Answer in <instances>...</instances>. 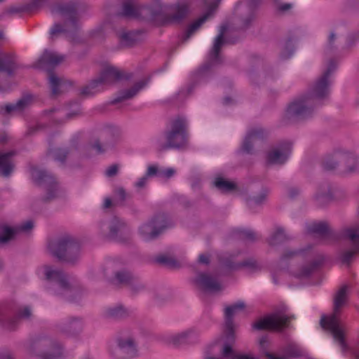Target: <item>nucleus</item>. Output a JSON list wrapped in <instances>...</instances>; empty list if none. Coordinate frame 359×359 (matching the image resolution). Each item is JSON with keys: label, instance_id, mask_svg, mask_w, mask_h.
<instances>
[{"label": "nucleus", "instance_id": "1", "mask_svg": "<svg viewBox=\"0 0 359 359\" xmlns=\"http://www.w3.org/2000/svg\"><path fill=\"white\" fill-rule=\"evenodd\" d=\"M337 69L333 59L329 60L326 69L322 75L316 79L309 88L306 94L292 102L287 107V113L290 117L297 119H305L312 116L315 108L320 106L328 100L332 80L331 75Z\"/></svg>", "mask_w": 359, "mask_h": 359}, {"label": "nucleus", "instance_id": "2", "mask_svg": "<svg viewBox=\"0 0 359 359\" xmlns=\"http://www.w3.org/2000/svg\"><path fill=\"white\" fill-rule=\"evenodd\" d=\"M86 4L83 0H68L58 5L57 11L62 17L64 23H55L50 29V39L55 40L64 34L72 42L79 41L81 14L85 12Z\"/></svg>", "mask_w": 359, "mask_h": 359}, {"label": "nucleus", "instance_id": "3", "mask_svg": "<svg viewBox=\"0 0 359 359\" xmlns=\"http://www.w3.org/2000/svg\"><path fill=\"white\" fill-rule=\"evenodd\" d=\"M348 287L342 286L334 297L333 313L329 316H323L320 319L322 327L331 333L334 342L338 344L343 352L347 348L345 341L346 329L339 318V313L341 307L346 301Z\"/></svg>", "mask_w": 359, "mask_h": 359}, {"label": "nucleus", "instance_id": "4", "mask_svg": "<svg viewBox=\"0 0 359 359\" xmlns=\"http://www.w3.org/2000/svg\"><path fill=\"white\" fill-rule=\"evenodd\" d=\"M143 10L147 11L151 19L161 20L163 24L170 22H178L185 18L188 12V8L186 5H177L176 6V13L173 15H165L160 8H152L150 7H140L137 6L132 0H125L122 4L121 11L118 15L126 18H138Z\"/></svg>", "mask_w": 359, "mask_h": 359}, {"label": "nucleus", "instance_id": "5", "mask_svg": "<svg viewBox=\"0 0 359 359\" xmlns=\"http://www.w3.org/2000/svg\"><path fill=\"white\" fill-rule=\"evenodd\" d=\"M189 122L182 116L172 118L165 130L166 142L161 146L159 150L165 151L169 149H181L185 147L189 141Z\"/></svg>", "mask_w": 359, "mask_h": 359}, {"label": "nucleus", "instance_id": "6", "mask_svg": "<svg viewBox=\"0 0 359 359\" xmlns=\"http://www.w3.org/2000/svg\"><path fill=\"white\" fill-rule=\"evenodd\" d=\"M43 273L49 282V289L53 294L72 300L75 290L62 271L52 266H46L43 269Z\"/></svg>", "mask_w": 359, "mask_h": 359}, {"label": "nucleus", "instance_id": "7", "mask_svg": "<svg viewBox=\"0 0 359 359\" xmlns=\"http://www.w3.org/2000/svg\"><path fill=\"white\" fill-rule=\"evenodd\" d=\"M226 29V26L220 27L219 33L215 39L212 48L210 52L209 61L196 72L195 79L197 83L207 81L212 74V67L221 63L219 52L221 47L224 43V35Z\"/></svg>", "mask_w": 359, "mask_h": 359}, {"label": "nucleus", "instance_id": "8", "mask_svg": "<svg viewBox=\"0 0 359 359\" xmlns=\"http://www.w3.org/2000/svg\"><path fill=\"white\" fill-rule=\"evenodd\" d=\"M49 252L59 259H65L73 262L74 255L77 256L79 243L69 236H65L57 240L51 241L48 245Z\"/></svg>", "mask_w": 359, "mask_h": 359}, {"label": "nucleus", "instance_id": "9", "mask_svg": "<svg viewBox=\"0 0 359 359\" xmlns=\"http://www.w3.org/2000/svg\"><path fill=\"white\" fill-rule=\"evenodd\" d=\"M116 345L111 350V354L116 359H128L138 353L137 344L130 334H121L116 340Z\"/></svg>", "mask_w": 359, "mask_h": 359}, {"label": "nucleus", "instance_id": "10", "mask_svg": "<svg viewBox=\"0 0 359 359\" xmlns=\"http://www.w3.org/2000/svg\"><path fill=\"white\" fill-rule=\"evenodd\" d=\"M341 235L348 241L349 247L342 251L340 258L342 262L348 263L359 252V225L344 228Z\"/></svg>", "mask_w": 359, "mask_h": 359}, {"label": "nucleus", "instance_id": "11", "mask_svg": "<svg viewBox=\"0 0 359 359\" xmlns=\"http://www.w3.org/2000/svg\"><path fill=\"white\" fill-rule=\"evenodd\" d=\"M167 227L164 216H157L149 222L142 224L139 228V234L142 240L149 241L156 238Z\"/></svg>", "mask_w": 359, "mask_h": 359}, {"label": "nucleus", "instance_id": "12", "mask_svg": "<svg viewBox=\"0 0 359 359\" xmlns=\"http://www.w3.org/2000/svg\"><path fill=\"white\" fill-rule=\"evenodd\" d=\"M29 173L32 178L36 183L47 184L46 200H51L57 196V185L51 175L36 166L30 167Z\"/></svg>", "mask_w": 359, "mask_h": 359}, {"label": "nucleus", "instance_id": "13", "mask_svg": "<svg viewBox=\"0 0 359 359\" xmlns=\"http://www.w3.org/2000/svg\"><path fill=\"white\" fill-rule=\"evenodd\" d=\"M267 135V131L261 127H255L250 129L238 150L239 154L242 155H253L255 142L257 141L263 140L266 137Z\"/></svg>", "mask_w": 359, "mask_h": 359}, {"label": "nucleus", "instance_id": "14", "mask_svg": "<svg viewBox=\"0 0 359 359\" xmlns=\"http://www.w3.org/2000/svg\"><path fill=\"white\" fill-rule=\"evenodd\" d=\"M60 346L49 339H40L33 347L32 352L39 359H53L60 355Z\"/></svg>", "mask_w": 359, "mask_h": 359}, {"label": "nucleus", "instance_id": "15", "mask_svg": "<svg viewBox=\"0 0 359 359\" xmlns=\"http://www.w3.org/2000/svg\"><path fill=\"white\" fill-rule=\"evenodd\" d=\"M287 320L288 318L286 316L276 313L257 321L253 324V328L278 330L285 325Z\"/></svg>", "mask_w": 359, "mask_h": 359}, {"label": "nucleus", "instance_id": "16", "mask_svg": "<svg viewBox=\"0 0 359 359\" xmlns=\"http://www.w3.org/2000/svg\"><path fill=\"white\" fill-rule=\"evenodd\" d=\"M220 1L221 0H214L212 1L209 5L206 12L189 26L182 38V41L183 43L189 40V38L201 27V25L214 15L220 3Z\"/></svg>", "mask_w": 359, "mask_h": 359}, {"label": "nucleus", "instance_id": "17", "mask_svg": "<svg viewBox=\"0 0 359 359\" xmlns=\"http://www.w3.org/2000/svg\"><path fill=\"white\" fill-rule=\"evenodd\" d=\"M32 100L31 95H25L15 102L1 104L0 115L7 116L22 113L29 106Z\"/></svg>", "mask_w": 359, "mask_h": 359}, {"label": "nucleus", "instance_id": "18", "mask_svg": "<svg viewBox=\"0 0 359 359\" xmlns=\"http://www.w3.org/2000/svg\"><path fill=\"white\" fill-rule=\"evenodd\" d=\"M64 60V56L55 52L46 50L34 65L36 68L52 72L51 69Z\"/></svg>", "mask_w": 359, "mask_h": 359}, {"label": "nucleus", "instance_id": "19", "mask_svg": "<svg viewBox=\"0 0 359 359\" xmlns=\"http://www.w3.org/2000/svg\"><path fill=\"white\" fill-rule=\"evenodd\" d=\"M18 68V58L14 53L0 52V72L12 76Z\"/></svg>", "mask_w": 359, "mask_h": 359}, {"label": "nucleus", "instance_id": "20", "mask_svg": "<svg viewBox=\"0 0 359 359\" xmlns=\"http://www.w3.org/2000/svg\"><path fill=\"white\" fill-rule=\"evenodd\" d=\"M34 227V222L32 220H27L20 226L11 228L8 226L0 227V245L6 243L11 240L18 231H29Z\"/></svg>", "mask_w": 359, "mask_h": 359}, {"label": "nucleus", "instance_id": "21", "mask_svg": "<svg viewBox=\"0 0 359 359\" xmlns=\"http://www.w3.org/2000/svg\"><path fill=\"white\" fill-rule=\"evenodd\" d=\"M244 308L245 304L243 302H239L225 309V326L227 335L226 337L229 341L233 339V324L232 320L233 317L239 311L243 310Z\"/></svg>", "mask_w": 359, "mask_h": 359}, {"label": "nucleus", "instance_id": "22", "mask_svg": "<svg viewBox=\"0 0 359 359\" xmlns=\"http://www.w3.org/2000/svg\"><path fill=\"white\" fill-rule=\"evenodd\" d=\"M148 82V79H143L135 83L132 88L121 90L118 95L111 101V103L114 104L122 101L133 98L138 93L140 90H141L147 85Z\"/></svg>", "mask_w": 359, "mask_h": 359}, {"label": "nucleus", "instance_id": "23", "mask_svg": "<svg viewBox=\"0 0 359 359\" xmlns=\"http://www.w3.org/2000/svg\"><path fill=\"white\" fill-rule=\"evenodd\" d=\"M195 283L198 287L204 290L217 292L222 289V286L216 279L205 273H200Z\"/></svg>", "mask_w": 359, "mask_h": 359}, {"label": "nucleus", "instance_id": "24", "mask_svg": "<svg viewBox=\"0 0 359 359\" xmlns=\"http://www.w3.org/2000/svg\"><path fill=\"white\" fill-rule=\"evenodd\" d=\"M99 78L104 86L111 85L116 81L123 79V73L117 68L112 66H107L100 72Z\"/></svg>", "mask_w": 359, "mask_h": 359}, {"label": "nucleus", "instance_id": "25", "mask_svg": "<svg viewBox=\"0 0 359 359\" xmlns=\"http://www.w3.org/2000/svg\"><path fill=\"white\" fill-rule=\"evenodd\" d=\"M107 227L109 229V236L112 238L121 239L128 234L126 224L117 217L112 219Z\"/></svg>", "mask_w": 359, "mask_h": 359}, {"label": "nucleus", "instance_id": "26", "mask_svg": "<svg viewBox=\"0 0 359 359\" xmlns=\"http://www.w3.org/2000/svg\"><path fill=\"white\" fill-rule=\"evenodd\" d=\"M290 254L291 255L297 254V255H299L302 257H306L311 262V265L308 268L304 269L299 274L300 276L309 275L313 269H315L316 267L319 266L320 264H322L324 260V257L322 255H318L316 257V258L314 259L313 253L310 250L306 251L304 249L301 250L297 252H291Z\"/></svg>", "mask_w": 359, "mask_h": 359}, {"label": "nucleus", "instance_id": "27", "mask_svg": "<svg viewBox=\"0 0 359 359\" xmlns=\"http://www.w3.org/2000/svg\"><path fill=\"white\" fill-rule=\"evenodd\" d=\"M198 334L194 330H186L171 336V341L176 345L192 344L197 341Z\"/></svg>", "mask_w": 359, "mask_h": 359}, {"label": "nucleus", "instance_id": "28", "mask_svg": "<svg viewBox=\"0 0 359 359\" xmlns=\"http://www.w3.org/2000/svg\"><path fill=\"white\" fill-rule=\"evenodd\" d=\"M292 144L288 141H283L273 147L266 157H288L292 154Z\"/></svg>", "mask_w": 359, "mask_h": 359}, {"label": "nucleus", "instance_id": "29", "mask_svg": "<svg viewBox=\"0 0 359 359\" xmlns=\"http://www.w3.org/2000/svg\"><path fill=\"white\" fill-rule=\"evenodd\" d=\"M260 0H248L246 6V14L241 17V27L242 29L248 28L255 20V8L259 4Z\"/></svg>", "mask_w": 359, "mask_h": 359}, {"label": "nucleus", "instance_id": "30", "mask_svg": "<svg viewBox=\"0 0 359 359\" xmlns=\"http://www.w3.org/2000/svg\"><path fill=\"white\" fill-rule=\"evenodd\" d=\"M116 280L120 283H128L130 285L131 290L137 292L140 291L143 285L136 279H134L131 274L126 271L117 272L115 274Z\"/></svg>", "mask_w": 359, "mask_h": 359}, {"label": "nucleus", "instance_id": "31", "mask_svg": "<svg viewBox=\"0 0 359 359\" xmlns=\"http://www.w3.org/2000/svg\"><path fill=\"white\" fill-rule=\"evenodd\" d=\"M104 86L102 81L98 77L83 87L81 89L80 94L85 97H90L103 90Z\"/></svg>", "mask_w": 359, "mask_h": 359}, {"label": "nucleus", "instance_id": "32", "mask_svg": "<svg viewBox=\"0 0 359 359\" xmlns=\"http://www.w3.org/2000/svg\"><path fill=\"white\" fill-rule=\"evenodd\" d=\"M110 148L109 145H104L100 141H95L94 143L85 146L83 149L88 153V155L93 156L104 154Z\"/></svg>", "mask_w": 359, "mask_h": 359}, {"label": "nucleus", "instance_id": "33", "mask_svg": "<svg viewBox=\"0 0 359 359\" xmlns=\"http://www.w3.org/2000/svg\"><path fill=\"white\" fill-rule=\"evenodd\" d=\"M48 83L53 95H57L61 93L60 88L64 85V80L57 77L53 72H48Z\"/></svg>", "mask_w": 359, "mask_h": 359}, {"label": "nucleus", "instance_id": "34", "mask_svg": "<svg viewBox=\"0 0 359 359\" xmlns=\"http://www.w3.org/2000/svg\"><path fill=\"white\" fill-rule=\"evenodd\" d=\"M130 311L122 305H117L107 309L106 314L111 318H123L128 316Z\"/></svg>", "mask_w": 359, "mask_h": 359}, {"label": "nucleus", "instance_id": "35", "mask_svg": "<svg viewBox=\"0 0 359 359\" xmlns=\"http://www.w3.org/2000/svg\"><path fill=\"white\" fill-rule=\"evenodd\" d=\"M215 186L224 192H228L236 189V184L225 179L218 177L214 182Z\"/></svg>", "mask_w": 359, "mask_h": 359}, {"label": "nucleus", "instance_id": "36", "mask_svg": "<svg viewBox=\"0 0 359 359\" xmlns=\"http://www.w3.org/2000/svg\"><path fill=\"white\" fill-rule=\"evenodd\" d=\"M287 239L283 229H277L270 236L269 243L271 245H276L280 244Z\"/></svg>", "mask_w": 359, "mask_h": 359}, {"label": "nucleus", "instance_id": "37", "mask_svg": "<svg viewBox=\"0 0 359 359\" xmlns=\"http://www.w3.org/2000/svg\"><path fill=\"white\" fill-rule=\"evenodd\" d=\"M15 168L11 158H0V174L8 177L13 171Z\"/></svg>", "mask_w": 359, "mask_h": 359}, {"label": "nucleus", "instance_id": "38", "mask_svg": "<svg viewBox=\"0 0 359 359\" xmlns=\"http://www.w3.org/2000/svg\"><path fill=\"white\" fill-rule=\"evenodd\" d=\"M222 354L224 357L230 359H255L250 355L236 353L229 345H225L224 346Z\"/></svg>", "mask_w": 359, "mask_h": 359}, {"label": "nucleus", "instance_id": "39", "mask_svg": "<svg viewBox=\"0 0 359 359\" xmlns=\"http://www.w3.org/2000/svg\"><path fill=\"white\" fill-rule=\"evenodd\" d=\"M308 231L323 236L329 232V227L325 222H313L308 226Z\"/></svg>", "mask_w": 359, "mask_h": 359}, {"label": "nucleus", "instance_id": "40", "mask_svg": "<svg viewBox=\"0 0 359 359\" xmlns=\"http://www.w3.org/2000/svg\"><path fill=\"white\" fill-rule=\"evenodd\" d=\"M284 355L287 359L300 357L303 355L302 348L297 344H290L285 350Z\"/></svg>", "mask_w": 359, "mask_h": 359}, {"label": "nucleus", "instance_id": "41", "mask_svg": "<svg viewBox=\"0 0 359 359\" xmlns=\"http://www.w3.org/2000/svg\"><path fill=\"white\" fill-rule=\"evenodd\" d=\"M70 154L69 150L65 147H53L49 144L48 155L49 157H67Z\"/></svg>", "mask_w": 359, "mask_h": 359}, {"label": "nucleus", "instance_id": "42", "mask_svg": "<svg viewBox=\"0 0 359 359\" xmlns=\"http://www.w3.org/2000/svg\"><path fill=\"white\" fill-rule=\"evenodd\" d=\"M294 52V46L291 39L285 41L280 53V57L283 60L289 59Z\"/></svg>", "mask_w": 359, "mask_h": 359}, {"label": "nucleus", "instance_id": "43", "mask_svg": "<svg viewBox=\"0 0 359 359\" xmlns=\"http://www.w3.org/2000/svg\"><path fill=\"white\" fill-rule=\"evenodd\" d=\"M122 42L128 46H131L135 41V36L130 32H123L119 36Z\"/></svg>", "mask_w": 359, "mask_h": 359}, {"label": "nucleus", "instance_id": "44", "mask_svg": "<svg viewBox=\"0 0 359 359\" xmlns=\"http://www.w3.org/2000/svg\"><path fill=\"white\" fill-rule=\"evenodd\" d=\"M105 133L114 138H117L121 135V130L116 126L109 125L105 128Z\"/></svg>", "mask_w": 359, "mask_h": 359}, {"label": "nucleus", "instance_id": "45", "mask_svg": "<svg viewBox=\"0 0 359 359\" xmlns=\"http://www.w3.org/2000/svg\"><path fill=\"white\" fill-rule=\"evenodd\" d=\"M351 155H352V153L349 150L345 149L342 147H336L327 157H341Z\"/></svg>", "mask_w": 359, "mask_h": 359}, {"label": "nucleus", "instance_id": "46", "mask_svg": "<svg viewBox=\"0 0 359 359\" xmlns=\"http://www.w3.org/2000/svg\"><path fill=\"white\" fill-rule=\"evenodd\" d=\"M241 238L244 240L252 241L256 238L255 232L250 229H242L238 231Z\"/></svg>", "mask_w": 359, "mask_h": 359}, {"label": "nucleus", "instance_id": "47", "mask_svg": "<svg viewBox=\"0 0 359 359\" xmlns=\"http://www.w3.org/2000/svg\"><path fill=\"white\" fill-rule=\"evenodd\" d=\"M260 352L266 357V352L268 351L269 341L266 337H262L259 341Z\"/></svg>", "mask_w": 359, "mask_h": 359}, {"label": "nucleus", "instance_id": "48", "mask_svg": "<svg viewBox=\"0 0 359 359\" xmlns=\"http://www.w3.org/2000/svg\"><path fill=\"white\" fill-rule=\"evenodd\" d=\"M28 11H29V6H27V4L11 6V7H10V8L8 10L9 13H11V14L20 13L28 12Z\"/></svg>", "mask_w": 359, "mask_h": 359}, {"label": "nucleus", "instance_id": "49", "mask_svg": "<svg viewBox=\"0 0 359 359\" xmlns=\"http://www.w3.org/2000/svg\"><path fill=\"white\" fill-rule=\"evenodd\" d=\"M175 173V170L172 168L161 169L158 172V177L163 179H168L173 176Z\"/></svg>", "mask_w": 359, "mask_h": 359}, {"label": "nucleus", "instance_id": "50", "mask_svg": "<svg viewBox=\"0 0 359 359\" xmlns=\"http://www.w3.org/2000/svg\"><path fill=\"white\" fill-rule=\"evenodd\" d=\"M287 158H267V166L281 165L285 163Z\"/></svg>", "mask_w": 359, "mask_h": 359}, {"label": "nucleus", "instance_id": "51", "mask_svg": "<svg viewBox=\"0 0 359 359\" xmlns=\"http://www.w3.org/2000/svg\"><path fill=\"white\" fill-rule=\"evenodd\" d=\"M335 39L336 34L334 32H331L328 36V43L325 49L326 53H330L334 50V42Z\"/></svg>", "mask_w": 359, "mask_h": 359}, {"label": "nucleus", "instance_id": "52", "mask_svg": "<svg viewBox=\"0 0 359 359\" xmlns=\"http://www.w3.org/2000/svg\"><path fill=\"white\" fill-rule=\"evenodd\" d=\"M47 2V0H33L30 4H28L27 6H29V11L42 7Z\"/></svg>", "mask_w": 359, "mask_h": 359}, {"label": "nucleus", "instance_id": "53", "mask_svg": "<svg viewBox=\"0 0 359 359\" xmlns=\"http://www.w3.org/2000/svg\"><path fill=\"white\" fill-rule=\"evenodd\" d=\"M243 265L252 271H255L259 269V266L255 260H249L245 262Z\"/></svg>", "mask_w": 359, "mask_h": 359}, {"label": "nucleus", "instance_id": "54", "mask_svg": "<svg viewBox=\"0 0 359 359\" xmlns=\"http://www.w3.org/2000/svg\"><path fill=\"white\" fill-rule=\"evenodd\" d=\"M161 169H158L156 165H152L148 167L146 176L148 177L149 176L157 175L158 176V172Z\"/></svg>", "mask_w": 359, "mask_h": 359}, {"label": "nucleus", "instance_id": "55", "mask_svg": "<svg viewBox=\"0 0 359 359\" xmlns=\"http://www.w3.org/2000/svg\"><path fill=\"white\" fill-rule=\"evenodd\" d=\"M118 165H112L109 166L106 170V175L108 177H113L118 172Z\"/></svg>", "mask_w": 359, "mask_h": 359}, {"label": "nucleus", "instance_id": "56", "mask_svg": "<svg viewBox=\"0 0 359 359\" xmlns=\"http://www.w3.org/2000/svg\"><path fill=\"white\" fill-rule=\"evenodd\" d=\"M43 126L41 124H37L34 126H31L29 128L26 135H33L36 134L38 131L43 128Z\"/></svg>", "mask_w": 359, "mask_h": 359}, {"label": "nucleus", "instance_id": "57", "mask_svg": "<svg viewBox=\"0 0 359 359\" xmlns=\"http://www.w3.org/2000/svg\"><path fill=\"white\" fill-rule=\"evenodd\" d=\"M148 177L145 175L141 177L137 182H135V186L137 189H143L146 184H147Z\"/></svg>", "mask_w": 359, "mask_h": 359}, {"label": "nucleus", "instance_id": "58", "mask_svg": "<svg viewBox=\"0 0 359 359\" xmlns=\"http://www.w3.org/2000/svg\"><path fill=\"white\" fill-rule=\"evenodd\" d=\"M18 155H20V152L18 150H16V149H12V150H10L6 153H4V154H0V157H4V158H6V157H13V156H18Z\"/></svg>", "mask_w": 359, "mask_h": 359}, {"label": "nucleus", "instance_id": "59", "mask_svg": "<svg viewBox=\"0 0 359 359\" xmlns=\"http://www.w3.org/2000/svg\"><path fill=\"white\" fill-rule=\"evenodd\" d=\"M266 358L267 359H287L284 353L280 355L271 352H266Z\"/></svg>", "mask_w": 359, "mask_h": 359}, {"label": "nucleus", "instance_id": "60", "mask_svg": "<svg viewBox=\"0 0 359 359\" xmlns=\"http://www.w3.org/2000/svg\"><path fill=\"white\" fill-rule=\"evenodd\" d=\"M31 310L29 307H25L20 313L19 316L22 318H29L31 316Z\"/></svg>", "mask_w": 359, "mask_h": 359}, {"label": "nucleus", "instance_id": "61", "mask_svg": "<svg viewBox=\"0 0 359 359\" xmlns=\"http://www.w3.org/2000/svg\"><path fill=\"white\" fill-rule=\"evenodd\" d=\"M114 264L113 262H109L104 269V276H109V271L114 269Z\"/></svg>", "mask_w": 359, "mask_h": 359}, {"label": "nucleus", "instance_id": "62", "mask_svg": "<svg viewBox=\"0 0 359 359\" xmlns=\"http://www.w3.org/2000/svg\"><path fill=\"white\" fill-rule=\"evenodd\" d=\"M4 318H5V315L4 313H1L0 311V323L3 325V326L8 329V330H12L13 329V326L11 325L9 323L6 324V323H4Z\"/></svg>", "mask_w": 359, "mask_h": 359}, {"label": "nucleus", "instance_id": "63", "mask_svg": "<svg viewBox=\"0 0 359 359\" xmlns=\"http://www.w3.org/2000/svg\"><path fill=\"white\" fill-rule=\"evenodd\" d=\"M198 261L201 264H208L209 262V258L207 255L201 254L199 255Z\"/></svg>", "mask_w": 359, "mask_h": 359}, {"label": "nucleus", "instance_id": "64", "mask_svg": "<svg viewBox=\"0 0 359 359\" xmlns=\"http://www.w3.org/2000/svg\"><path fill=\"white\" fill-rule=\"evenodd\" d=\"M116 194L120 197L121 200H123L126 197V192L123 188H118L116 190Z\"/></svg>", "mask_w": 359, "mask_h": 359}]
</instances>
